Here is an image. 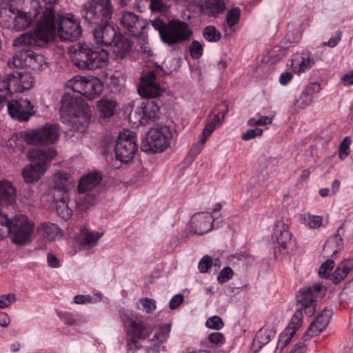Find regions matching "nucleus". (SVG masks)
<instances>
[{
	"instance_id": "f257e3e1",
	"label": "nucleus",
	"mask_w": 353,
	"mask_h": 353,
	"mask_svg": "<svg viewBox=\"0 0 353 353\" xmlns=\"http://www.w3.org/2000/svg\"><path fill=\"white\" fill-rule=\"evenodd\" d=\"M112 12L111 0H91L83 6L81 14L87 22L94 24L105 22L98 26L93 32L97 43L112 46L118 40L120 33L119 28L106 22L112 17Z\"/></svg>"
},
{
	"instance_id": "f03ea898",
	"label": "nucleus",
	"mask_w": 353,
	"mask_h": 353,
	"mask_svg": "<svg viewBox=\"0 0 353 353\" xmlns=\"http://www.w3.org/2000/svg\"><path fill=\"white\" fill-rule=\"evenodd\" d=\"M34 22L37 28L34 31L21 34L13 41V46L21 47L33 46L43 47L46 45L55 30L54 14L52 7H48L42 12L34 14Z\"/></svg>"
},
{
	"instance_id": "7ed1b4c3",
	"label": "nucleus",
	"mask_w": 353,
	"mask_h": 353,
	"mask_svg": "<svg viewBox=\"0 0 353 353\" xmlns=\"http://www.w3.org/2000/svg\"><path fill=\"white\" fill-rule=\"evenodd\" d=\"M60 112L69 117L72 131L83 133L86 130L91 117L90 109L81 98L70 93L65 94L61 99Z\"/></svg>"
},
{
	"instance_id": "20e7f679",
	"label": "nucleus",
	"mask_w": 353,
	"mask_h": 353,
	"mask_svg": "<svg viewBox=\"0 0 353 353\" xmlns=\"http://www.w3.org/2000/svg\"><path fill=\"white\" fill-rule=\"evenodd\" d=\"M73 64L80 70H94L105 66L108 61L107 50L83 44H77L68 48Z\"/></svg>"
},
{
	"instance_id": "39448f33",
	"label": "nucleus",
	"mask_w": 353,
	"mask_h": 353,
	"mask_svg": "<svg viewBox=\"0 0 353 353\" xmlns=\"http://www.w3.org/2000/svg\"><path fill=\"white\" fill-rule=\"evenodd\" d=\"M151 23L159 32L161 41L168 46L183 43L192 35V30L189 25L178 19H172L165 23L162 19L157 18L151 21Z\"/></svg>"
},
{
	"instance_id": "423d86ee",
	"label": "nucleus",
	"mask_w": 353,
	"mask_h": 353,
	"mask_svg": "<svg viewBox=\"0 0 353 353\" xmlns=\"http://www.w3.org/2000/svg\"><path fill=\"white\" fill-rule=\"evenodd\" d=\"M172 132L168 126L151 128L141 142V149L151 153L163 152L170 146Z\"/></svg>"
},
{
	"instance_id": "0eeeda50",
	"label": "nucleus",
	"mask_w": 353,
	"mask_h": 353,
	"mask_svg": "<svg viewBox=\"0 0 353 353\" xmlns=\"http://www.w3.org/2000/svg\"><path fill=\"white\" fill-rule=\"evenodd\" d=\"M68 87L74 92L93 99L98 97L103 90L101 81L94 77L75 76L68 83Z\"/></svg>"
},
{
	"instance_id": "6e6552de",
	"label": "nucleus",
	"mask_w": 353,
	"mask_h": 353,
	"mask_svg": "<svg viewBox=\"0 0 353 353\" xmlns=\"http://www.w3.org/2000/svg\"><path fill=\"white\" fill-rule=\"evenodd\" d=\"M138 145L135 134L130 130H124L119 134L115 146L116 158L122 163H128L132 159Z\"/></svg>"
},
{
	"instance_id": "1a4fd4ad",
	"label": "nucleus",
	"mask_w": 353,
	"mask_h": 353,
	"mask_svg": "<svg viewBox=\"0 0 353 353\" xmlns=\"http://www.w3.org/2000/svg\"><path fill=\"white\" fill-rule=\"evenodd\" d=\"M33 231V225L24 215L15 216L10 220L12 242L18 245L29 243Z\"/></svg>"
},
{
	"instance_id": "9d476101",
	"label": "nucleus",
	"mask_w": 353,
	"mask_h": 353,
	"mask_svg": "<svg viewBox=\"0 0 353 353\" xmlns=\"http://www.w3.org/2000/svg\"><path fill=\"white\" fill-rule=\"evenodd\" d=\"M59 135L57 125L47 123L41 128L26 132L25 141L27 143L32 145L50 144L57 141Z\"/></svg>"
},
{
	"instance_id": "9b49d317",
	"label": "nucleus",
	"mask_w": 353,
	"mask_h": 353,
	"mask_svg": "<svg viewBox=\"0 0 353 353\" xmlns=\"http://www.w3.org/2000/svg\"><path fill=\"white\" fill-rule=\"evenodd\" d=\"M58 33L63 41L77 40L82 33L79 19L70 14L61 17L59 21Z\"/></svg>"
},
{
	"instance_id": "f8f14e48",
	"label": "nucleus",
	"mask_w": 353,
	"mask_h": 353,
	"mask_svg": "<svg viewBox=\"0 0 353 353\" xmlns=\"http://www.w3.org/2000/svg\"><path fill=\"white\" fill-rule=\"evenodd\" d=\"M276 243V249L281 254H287L295 248V240L292 239L288 226L281 221L275 223L272 236Z\"/></svg>"
},
{
	"instance_id": "ddd939ff",
	"label": "nucleus",
	"mask_w": 353,
	"mask_h": 353,
	"mask_svg": "<svg viewBox=\"0 0 353 353\" xmlns=\"http://www.w3.org/2000/svg\"><path fill=\"white\" fill-rule=\"evenodd\" d=\"M9 114L20 121H27L35 114L34 106L28 99L11 100L7 103Z\"/></svg>"
},
{
	"instance_id": "4468645a",
	"label": "nucleus",
	"mask_w": 353,
	"mask_h": 353,
	"mask_svg": "<svg viewBox=\"0 0 353 353\" xmlns=\"http://www.w3.org/2000/svg\"><path fill=\"white\" fill-rule=\"evenodd\" d=\"M164 90L156 82V74L154 71H150L143 75L138 88V92L142 97L152 99L161 97Z\"/></svg>"
},
{
	"instance_id": "2eb2a0df",
	"label": "nucleus",
	"mask_w": 353,
	"mask_h": 353,
	"mask_svg": "<svg viewBox=\"0 0 353 353\" xmlns=\"http://www.w3.org/2000/svg\"><path fill=\"white\" fill-rule=\"evenodd\" d=\"M122 320L125 323H129L128 346L130 349L137 348V341L141 339H145L152 332L151 327L143 325L129 316H122Z\"/></svg>"
},
{
	"instance_id": "dca6fc26",
	"label": "nucleus",
	"mask_w": 353,
	"mask_h": 353,
	"mask_svg": "<svg viewBox=\"0 0 353 353\" xmlns=\"http://www.w3.org/2000/svg\"><path fill=\"white\" fill-rule=\"evenodd\" d=\"M121 25L129 33L137 38L143 34L147 22L131 12H125L120 19Z\"/></svg>"
},
{
	"instance_id": "f3484780",
	"label": "nucleus",
	"mask_w": 353,
	"mask_h": 353,
	"mask_svg": "<svg viewBox=\"0 0 353 353\" xmlns=\"http://www.w3.org/2000/svg\"><path fill=\"white\" fill-rule=\"evenodd\" d=\"M315 295L312 291V288L304 287L296 294L297 303L300 305L299 310H302L307 316H310L315 312Z\"/></svg>"
},
{
	"instance_id": "a211bd4d",
	"label": "nucleus",
	"mask_w": 353,
	"mask_h": 353,
	"mask_svg": "<svg viewBox=\"0 0 353 353\" xmlns=\"http://www.w3.org/2000/svg\"><path fill=\"white\" fill-rule=\"evenodd\" d=\"M11 74V85L13 92H22L34 85V79L29 72L15 71Z\"/></svg>"
},
{
	"instance_id": "6ab92c4d",
	"label": "nucleus",
	"mask_w": 353,
	"mask_h": 353,
	"mask_svg": "<svg viewBox=\"0 0 353 353\" xmlns=\"http://www.w3.org/2000/svg\"><path fill=\"white\" fill-rule=\"evenodd\" d=\"M331 314V310L325 309L310 325L304 335L305 340H308L324 330L330 322Z\"/></svg>"
},
{
	"instance_id": "aec40b11",
	"label": "nucleus",
	"mask_w": 353,
	"mask_h": 353,
	"mask_svg": "<svg viewBox=\"0 0 353 353\" xmlns=\"http://www.w3.org/2000/svg\"><path fill=\"white\" fill-rule=\"evenodd\" d=\"M47 169L48 165L44 163L32 162L22 171L24 181L28 183L38 181L44 175Z\"/></svg>"
},
{
	"instance_id": "412c9836",
	"label": "nucleus",
	"mask_w": 353,
	"mask_h": 353,
	"mask_svg": "<svg viewBox=\"0 0 353 353\" xmlns=\"http://www.w3.org/2000/svg\"><path fill=\"white\" fill-rule=\"evenodd\" d=\"M212 221L213 218L210 213L201 212L192 217L190 226L194 234H203L212 228Z\"/></svg>"
},
{
	"instance_id": "4be33fe9",
	"label": "nucleus",
	"mask_w": 353,
	"mask_h": 353,
	"mask_svg": "<svg viewBox=\"0 0 353 353\" xmlns=\"http://www.w3.org/2000/svg\"><path fill=\"white\" fill-rule=\"evenodd\" d=\"M57 155V150L51 148H32L28 150V156L31 162L44 163L52 161Z\"/></svg>"
},
{
	"instance_id": "5701e85b",
	"label": "nucleus",
	"mask_w": 353,
	"mask_h": 353,
	"mask_svg": "<svg viewBox=\"0 0 353 353\" xmlns=\"http://www.w3.org/2000/svg\"><path fill=\"white\" fill-rule=\"evenodd\" d=\"M102 233L92 232L85 228H81L77 236V241L84 249H90L96 245Z\"/></svg>"
},
{
	"instance_id": "b1692460",
	"label": "nucleus",
	"mask_w": 353,
	"mask_h": 353,
	"mask_svg": "<svg viewBox=\"0 0 353 353\" xmlns=\"http://www.w3.org/2000/svg\"><path fill=\"white\" fill-rule=\"evenodd\" d=\"M102 179L99 172H93L83 176L79 182L78 192L83 194L97 186Z\"/></svg>"
},
{
	"instance_id": "393cba45",
	"label": "nucleus",
	"mask_w": 353,
	"mask_h": 353,
	"mask_svg": "<svg viewBox=\"0 0 353 353\" xmlns=\"http://www.w3.org/2000/svg\"><path fill=\"white\" fill-rule=\"evenodd\" d=\"M226 6L223 0H208L202 6L201 10L208 17H217L225 12Z\"/></svg>"
},
{
	"instance_id": "a878e982",
	"label": "nucleus",
	"mask_w": 353,
	"mask_h": 353,
	"mask_svg": "<svg viewBox=\"0 0 353 353\" xmlns=\"http://www.w3.org/2000/svg\"><path fill=\"white\" fill-rule=\"evenodd\" d=\"M352 270H353V259H345L338 265L330 276V280L333 283L337 284L344 280Z\"/></svg>"
},
{
	"instance_id": "bb28decb",
	"label": "nucleus",
	"mask_w": 353,
	"mask_h": 353,
	"mask_svg": "<svg viewBox=\"0 0 353 353\" xmlns=\"http://www.w3.org/2000/svg\"><path fill=\"white\" fill-rule=\"evenodd\" d=\"M274 335L275 330L273 328L262 327L257 332L253 340L252 347L255 351H258L263 345L268 343Z\"/></svg>"
},
{
	"instance_id": "cd10ccee",
	"label": "nucleus",
	"mask_w": 353,
	"mask_h": 353,
	"mask_svg": "<svg viewBox=\"0 0 353 353\" xmlns=\"http://www.w3.org/2000/svg\"><path fill=\"white\" fill-rule=\"evenodd\" d=\"M342 226L339 228L336 233L330 236L324 245L323 250L328 254H332V256L343 248V238L340 234Z\"/></svg>"
},
{
	"instance_id": "c85d7f7f",
	"label": "nucleus",
	"mask_w": 353,
	"mask_h": 353,
	"mask_svg": "<svg viewBox=\"0 0 353 353\" xmlns=\"http://www.w3.org/2000/svg\"><path fill=\"white\" fill-rule=\"evenodd\" d=\"M33 21L32 14L23 11H17L13 17V28L17 31L24 30L28 28Z\"/></svg>"
},
{
	"instance_id": "c756f323",
	"label": "nucleus",
	"mask_w": 353,
	"mask_h": 353,
	"mask_svg": "<svg viewBox=\"0 0 353 353\" xmlns=\"http://www.w3.org/2000/svg\"><path fill=\"white\" fill-rule=\"evenodd\" d=\"M73 186L71 176L66 172H59L54 175L53 188L70 192Z\"/></svg>"
},
{
	"instance_id": "7c9ffc66",
	"label": "nucleus",
	"mask_w": 353,
	"mask_h": 353,
	"mask_svg": "<svg viewBox=\"0 0 353 353\" xmlns=\"http://www.w3.org/2000/svg\"><path fill=\"white\" fill-rule=\"evenodd\" d=\"M142 113L143 114L144 120L146 123L149 120H156L159 117L160 108L158 104L154 101H147L145 103H142Z\"/></svg>"
},
{
	"instance_id": "2f4dec72",
	"label": "nucleus",
	"mask_w": 353,
	"mask_h": 353,
	"mask_svg": "<svg viewBox=\"0 0 353 353\" xmlns=\"http://www.w3.org/2000/svg\"><path fill=\"white\" fill-rule=\"evenodd\" d=\"M117 103L114 100L103 98L97 103V108L101 117L109 118L114 114Z\"/></svg>"
},
{
	"instance_id": "473e14b6",
	"label": "nucleus",
	"mask_w": 353,
	"mask_h": 353,
	"mask_svg": "<svg viewBox=\"0 0 353 353\" xmlns=\"http://www.w3.org/2000/svg\"><path fill=\"white\" fill-rule=\"evenodd\" d=\"M112 46L115 48L114 52L121 58H123L132 48L131 42L128 39L123 38L121 33L119 34L118 40L113 43Z\"/></svg>"
},
{
	"instance_id": "72a5a7b5",
	"label": "nucleus",
	"mask_w": 353,
	"mask_h": 353,
	"mask_svg": "<svg viewBox=\"0 0 353 353\" xmlns=\"http://www.w3.org/2000/svg\"><path fill=\"white\" fill-rule=\"evenodd\" d=\"M42 236L48 241H53L60 234L61 231L57 225L54 223H43L40 228Z\"/></svg>"
},
{
	"instance_id": "f704fd0d",
	"label": "nucleus",
	"mask_w": 353,
	"mask_h": 353,
	"mask_svg": "<svg viewBox=\"0 0 353 353\" xmlns=\"http://www.w3.org/2000/svg\"><path fill=\"white\" fill-rule=\"evenodd\" d=\"M294 330H292L290 326L287 327L284 332L279 335V339L275 348V353H281L286 345L290 342Z\"/></svg>"
},
{
	"instance_id": "c9c22d12",
	"label": "nucleus",
	"mask_w": 353,
	"mask_h": 353,
	"mask_svg": "<svg viewBox=\"0 0 353 353\" xmlns=\"http://www.w3.org/2000/svg\"><path fill=\"white\" fill-rule=\"evenodd\" d=\"M171 325L170 324H165L160 326L154 334L152 341L154 345H159L166 341L170 332Z\"/></svg>"
},
{
	"instance_id": "e433bc0d",
	"label": "nucleus",
	"mask_w": 353,
	"mask_h": 353,
	"mask_svg": "<svg viewBox=\"0 0 353 353\" xmlns=\"http://www.w3.org/2000/svg\"><path fill=\"white\" fill-rule=\"evenodd\" d=\"M314 64L315 61L312 57H310V56H307V57H302L301 61L296 63L294 61L292 63L294 70L298 73H301L309 70Z\"/></svg>"
},
{
	"instance_id": "4c0bfd02",
	"label": "nucleus",
	"mask_w": 353,
	"mask_h": 353,
	"mask_svg": "<svg viewBox=\"0 0 353 353\" xmlns=\"http://www.w3.org/2000/svg\"><path fill=\"white\" fill-rule=\"evenodd\" d=\"M69 201H63L54 205L57 214L64 220L69 219L72 214V210L69 207Z\"/></svg>"
},
{
	"instance_id": "58836bf2",
	"label": "nucleus",
	"mask_w": 353,
	"mask_h": 353,
	"mask_svg": "<svg viewBox=\"0 0 353 353\" xmlns=\"http://www.w3.org/2000/svg\"><path fill=\"white\" fill-rule=\"evenodd\" d=\"M217 108L219 109V112L213 115V117L210 119V121L214 122L216 126H220L223 122L225 114L228 111V105L225 102H221L217 105Z\"/></svg>"
},
{
	"instance_id": "ea45409f",
	"label": "nucleus",
	"mask_w": 353,
	"mask_h": 353,
	"mask_svg": "<svg viewBox=\"0 0 353 353\" xmlns=\"http://www.w3.org/2000/svg\"><path fill=\"white\" fill-rule=\"evenodd\" d=\"M51 193L52 196V202L54 205L63 201H69L70 200V192L68 191L59 190L52 187Z\"/></svg>"
},
{
	"instance_id": "a19ab883",
	"label": "nucleus",
	"mask_w": 353,
	"mask_h": 353,
	"mask_svg": "<svg viewBox=\"0 0 353 353\" xmlns=\"http://www.w3.org/2000/svg\"><path fill=\"white\" fill-rule=\"evenodd\" d=\"M339 296L341 301L353 304V279L345 285Z\"/></svg>"
},
{
	"instance_id": "79ce46f5",
	"label": "nucleus",
	"mask_w": 353,
	"mask_h": 353,
	"mask_svg": "<svg viewBox=\"0 0 353 353\" xmlns=\"http://www.w3.org/2000/svg\"><path fill=\"white\" fill-rule=\"evenodd\" d=\"M203 37L208 41L216 42L221 39V34L214 26H209L205 28Z\"/></svg>"
},
{
	"instance_id": "37998d69",
	"label": "nucleus",
	"mask_w": 353,
	"mask_h": 353,
	"mask_svg": "<svg viewBox=\"0 0 353 353\" xmlns=\"http://www.w3.org/2000/svg\"><path fill=\"white\" fill-rule=\"evenodd\" d=\"M128 118L130 122L134 124H145L146 121L144 120L142 113V105L137 106L136 109L129 113Z\"/></svg>"
},
{
	"instance_id": "c03bdc74",
	"label": "nucleus",
	"mask_w": 353,
	"mask_h": 353,
	"mask_svg": "<svg viewBox=\"0 0 353 353\" xmlns=\"http://www.w3.org/2000/svg\"><path fill=\"white\" fill-rule=\"evenodd\" d=\"M93 198L91 195L85 194L77 199L76 205L79 210L85 211L92 204Z\"/></svg>"
},
{
	"instance_id": "a18cd8bd",
	"label": "nucleus",
	"mask_w": 353,
	"mask_h": 353,
	"mask_svg": "<svg viewBox=\"0 0 353 353\" xmlns=\"http://www.w3.org/2000/svg\"><path fill=\"white\" fill-rule=\"evenodd\" d=\"M241 11L239 8H234L230 10L226 17V23L228 27L231 28L236 25L240 18Z\"/></svg>"
},
{
	"instance_id": "49530a36",
	"label": "nucleus",
	"mask_w": 353,
	"mask_h": 353,
	"mask_svg": "<svg viewBox=\"0 0 353 353\" xmlns=\"http://www.w3.org/2000/svg\"><path fill=\"white\" fill-rule=\"evenodd\" d=\"M189 51L193 59H198L203 54V45L198 41H193L189 47Z\"/></svg>"
},
{
	"instance_id": "de8ad7c7",
	"label": "nucleus",
	"mask_w": 353,
	"mask_h": 353,
	"mask_svg": "<svg viewBox=\"0 0 353 353\" xmlns=\"http://www.w3.org/2000/svg\"><path fill=\"white\" fill-rule=\"evenodd\" d=\"M351 138L345 137L341 142L339 149V157L341 159H345L350 152V145L351 143Z\"/></svg>"
},
{
	"instance_id": "09e8293b",
	"label": "nucleus",
	"mask_w": 353,
	"mask_h": 353,
	"mask_svg": "<svg viewBox=\"0 0 353 353\" xmlns=\"http://www.w3.org/2000/svg\"><path fill=\"white\" fill-rule=\"evenodd\" d=\"M334 261L332 259H327L324 262L319 270V274L321 277H330V272L334 268Z\"/></svg>"
},
{
	"instance_id": "8fccbe9b",
	"label": "nucleus",
	"mask_w": 353,
	"mask_h": 353,
	"mask_svg": "<svg viewBox=\"0 0 353 353\" xmlns=\"http://www.w3.org/2000/svg\"><path fill=\"white\" fill-rule=\"evenodd\" d=\"M11 73L0 79V91L5 92L6 94H10L13 92L11 85Z\"/></svg>"
},
{
	"instance_id": "3c124183",
	"label": "nucleus",
	"mask_w": 353,
	"mask_h": 353,
	"mask_svg": "<svg viewBox=\"0 0 353 353\" xmlns=\"http://www.w3.org/2000/svg\"><path fill=\"white\" fill-rule=\"evenodd\" d=\"M205 325L208 328L219 330L223 327L224 323L221 317L213 316L206 321Z\"/></svg>"
},
{
	"instance_id": "603ef678",
	"label": "nucleus",
	"mask_w": 353,
	"mask_h": 353,
	"mask_svg": "<svg viewBox=\"0 0 353 353\" xmlns=\"http://www.w3.org/2000/svg\"><path fill=\"white\" fill-rule=\"evenodd\" d=\"M321 90L319 83L314 82L310 83L306 88L305 92L303 94L302 97L307 98V100L310 102L312 97L314 93L319 92Z\"/></svg>"
},
{
	"instance_id": "864d4df0",
	"label": "nucleus",
	"mask_w": 353,
	"mask_h": 353,
	"mask_svg": "<svg viewBox=\"0 0 353 353\" xmlns=\"http://www.w3.org/2000/svg\"><path fill=\"white\" fill-rule=\"evenodd\" d=\"M212 266V258L208 255H205L200 260L198 268L201 273H205Z\"/></svg>"
},
{
	"instance_id": "5fc2aeb1",
	"label": "nucleus",
	"mask_w": 353,
	"mask_h": 353,
	"mask_svg": "<svg viewBox=\"0 0 353 353\" xmlns=\"http://www.w3.org/2000/svg\"><path fill=\"white\" fill-rule=\"evenodd\" d=\"M233 274V271L230 267H225L220 271L217 281L221 284L224 283L232 277Z\"/></svg>"
},
{
	"instance_id": "6e6d98bb",
	"label": "nucleus",
	"mask_w": 353,
	"mask_h": 353,
	"mask_svg": "<svg viewBox=\"0 0 353 353\" xmlns=\"http://www.w3.org/2000/svg\"><path fill=\"white\" fill-rule=\"evenodd\" d=\"M214 122H212L209 121V122L206 124L203 131L201 135V142L202 145H204L207 139L210 136L212 132L216 128V125Z\"/></svg>"
},
{
	"instance_id": "4d7b16f0",
	"label": "nucleus",
	"mask_w": 353,
	"mask_h": 353,
	"mask_svg": "<svg viewBox=\"0 0 353 353\" xmlns=\"http://www.w3.org/2000/svg\"><path fill=\"white\" fill-rule=\"evenodd\" d=\"M301 319H302V310L298 309L296 311V312L294 313V314L292 319V321L288 327L290 326L291 329L294 330V332H295L296 330L301 325Z\"/></svg>"
},
{
	"instance_id": "13d9d810",
	"label": "nucleus",
	"mask_w": 353,
	"mask_h": 353,
	"mask_svg": "<svg viewBox=\"0 0 353 353\" xmlns=\"http://www.w3.org/2000/svg\"><path fill=\"white\" fill-rule=\"evenodd\" d=\"M28 57L30 59V63L34 68L42 66L43 63L45 62L44 57L41 54L31 52L28 54Z\"/></svg>"
},
{
	"instance_id": "bf43d9fd",
	"label": "nucleus",
	"mask_w": 353,
	"mask_h": 353,
	"mask_svg": "<svg viewBox=\"0 0 353 353\" xmlns=\"http://www.w3.org/2000/svg\"><path fill=\"white\" fill-rule=\"evenodd\" d=\"M15 301L14 294H3L0 296V308L8 307Z\"/></svg>"
},
{
	"instance_id": "052dcab7",
	"label": "nucleus",
	"mask_w": 353,
	"mask_h": 353,
	"mask_svg": "<svg viewBox=\"0 0 353 353\" xmlns=\"http://www.w3.org/2000/svg\"><path fill=\"white\" fill-rule=\"evenodd\" d=\"M208 339L212 344L221 345L225 341V336L220 332H214L208 336Z\"/></svg>"
},
{
	"instance_id": "680f3d73",
	"label": "nucleus",
	"mask_w": 353,
	"mask_h": 353,
	"mask_svg": "<svg viewBox=\"0 0 353 353\" xmlns=\"http://www.w3.org/2000/svg\"><path fill=\"white\" fill-rule=\"evenodd\" d=\"M323 218L320 216L310 215L307 218V223L311 228H319L321 226Z\"/></svg>"
},
{
	"instance_id": "e2e57ef3",
	"label": "nucleus",
	"mask_w": 353,
	"mask_h": 353,
	"mask_svg": "<svg viewBox=\"0 0 353 353\" xmlns=\"http://www.w3.org/2000/svg\"><path fill=\"white\" fill-rule=\"evenodd\" d=\"M263 130L261 128L250 130L242 134V139L245 141L250 140L262 134Z\"/></svg>"
},
{
	"instance_id": "0e129e2a",
	"label": "nucleus",
	"mask_w": 353,
	"mask_h": 353,
	"mask_svg": "<svg viewBox=\"0 0 353 353\" xmlns=\"http://www.w3.org/2000/svg\"><path fill=\"white\" fill-rule=\"evenodd\" d=\"M60 318L63 321L64 323L68 325H77L79 320L74 315L70 314H65L59 315Z\"/></svg>"
},
{
	"instance_id": "69168bd1",
	"label": "nucleus",
	"mask_w": 353,
	"mask_h": 353,
	"mask_svg": "<svg viewBox=\"0 0 353 353\" xmlns=\"http://www.w3.org/2000/svg\"><path fill=\"white\" fill-rule=\"evenodd\" d=\"M184 297L179 294L174 296L170 301L169 307L171 310H175L183 302Z\"/></svg>"
},
{
	"instance_id": "338daca9",
	"label": "nucleus",
	"mask_w": 353,
	"mask_h": 353,
	"mask_svg": "<svg viewBox=\"0 0 353 353\" xmlns=\"http://www.w3.org/2000/svg\"><path fill=\"white\" fill-rule=\"evenodd\" d=\"M141 303L147 313L152 312L156 308L155 302L152 299H145L141 301Z\"/></svg>"
},
{
	"instance_id": "774afa93",
	"label": "nucleus",
	"mask_w": 353,
	"mask_h": 353,
	"mask_svg": "<svg viewBox=\"0 0 353 353\" xmlns=\"http://www.w3.org/2000/svg\"><path fill=\"white\" fill-rule=\"evenodd\" d=\"M341 82L344 86L353 85V70L343 75L341 79Z\"/></svg>"
}]
</instances>
